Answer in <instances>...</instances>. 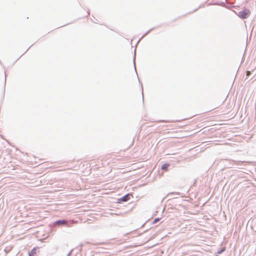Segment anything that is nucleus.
I'll return each instance as SVG.
<instances>
[{
  "label": "nucleus",
  "instance_id": "1a4fd4ad",
  "mask_svg": "<svg viewBox=\"0 0 256 256\" xmlns=\"http://www.w3.org/2000/svg\"><path fill=\"white\" fill-rule=\"evenodd\" d=\"M31 256V255L29 254V256Z\"/></svg>",
  "mask_w": 256,
  "mask_h": 256
},
{
  "label": "nucleus",
  "instance_id": "7ed1b4c3",
  "mask_svg": "<svg viewBox=\"0 0 256 256\" xmlns=\"http://www.w3.org/2000/svg\"><path fill=\"white\" fill-rule=\"evenodd\" d=\"M56 223L58 224H67V221L66 220H58Z\"/></svg>",
  "mask_w": 256,
  "mask_h": 256
},
{
  "label": "nucleus",
  "instance_id": "6e6552de",
  "mask_svg": "<svg viewBox=\"0 0 256 256\" xmlns=\"http://www.w3.org/2000/svg\"><path fill=\"white\" fill-rule=\"evenodd\" d=\"M250 71H248V72H246V76H250Z\"/></svg>",
  "mask_w": 256,
  "mask_h": 256
},
{
  "label": "nucleus",
  "instance_id": "0eeeda50",
  "mask_svg": "<svg viewBox=\"0 0 256 256\" xmlns=\"http://www.w3.org/2000/svg\"><path fill=\"white\" fill-rule=\"evenodd\" d=\"M225 250V248H224L222 250H220V251L218 252V254H221L222 252H224Z\"/></svg>",
  "mask_w": 256,
  "mask_h": 256
},
{
  "label": "nucleus",
  "instance_id": "39448f33",
  "mask_svg": "<svg viewBox=\"0 0 256 256\" xmlns=\"http://www.w3.org/2000/svg\"><path fill=\"white\" fill-rule=\"evenodd\" d=\"M35 254H36V248H34L32 251L30 252L29 254L34 256Z\"/></svg>",
  "mask_w": 256,
  "mask_h": 256
},
{
  "label": "nucleus",
  "instance_id": "423d86ee",
  "mask_svg": "<svg viewBox=\"0 0 256 256\" xmlns=\"http://www.w3.org/2000/svg\"><path fill=\"white\" fill-rule=\"evenodd\" d=\"M160 220V218H156L154 220L152 224H156V222H158Z\"/></svg>",
  "mask_w": 256,
  "mask_h": 256
},
{
  "label": "nucleus",
  "instance_id": "20e7f679",
  "mask_svg": "<svg viewBox=\"0 0 256 256\" xmlns=\"http://www.w3.org/2000/svg\"><path fill=\"white\" fill-rule=\"evenodd\" d=\"M169 166V164H164L162 167V169L163 170H166L168 168Z\"/></svg>",
  "mask_w": 256,
  "mask_h": 256
},
{
  "label": "nucleus",
  "instance_id": "f03ea898",
  "mask_svg": "<svg viewBox=\"0 0 256 256\" xmlns=\"http://www.w3.org/2000/svg\"><path fill=\"white\" fill-rule=\"evenodd\" d=\"M250 12L248 10H244L240 11L238 12V16L239 17L243 18H246L248 17Z\"/></svg>",
  "mask_w": 256,
  "mask_h": 256
},
{
  "label": "nucleus",
  "instance_id": "f257e3e1",
  "mask_svg": "<svg viewBox=\"0 0 256 256\" xmlns=\"http://www.w3.org/2000/svg\"><path fill=\"white\" fill-rule=\"evenodd\" d=\"M133 198L132 194H128L120 198L118 200V203H121L122 202H126L129 200L131 198Z\"/></svg>",
  "mask_w": 256,
  "mask_h": 256
}]
</instances>
